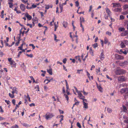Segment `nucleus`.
Instances as JSON below:
<instances>
[{
	"label": "nucleus",
	"instance_id": "7c9ffc66",
	"mask_svg": "<svg viewBox=\"0 0 128 128\" xmlns=\"http://www.w3.org/2000/svg\"><path fill=\"white\" fill-rule=\"evenodd\" d=\"M122 107L123 111L124 112H126L127 110L126 107L125 106L123 105Z\"/></svg>",
	"mask_w": 128,
	"mask_h": 128
},
{
	"label": "nucleus",
	"instance_id": "9b49d317",
	"mask_svg": "<svg viewBox=\"0 0 128 128\" xmlns=\"http://www.w3.org/2000/svg\"><path fill=\"white\" fill-rule=\"evenodd\" d=\"M105 10L108 16H110L111 15V12L109 9L108 8H105Z\"/></svg>",
	"mask_w": 128,
	"mask_h": 128
},
{
	"label": "nucleus",
	"instance_id": "6e6d98bb",
	"mask_svg": "<svg viewBox=\"0 0 128 128\" xmlns=\"http://www.w3.org/2000/svg\"><path fill=\"white\" fill-rule=\"evenodd\" d=\"M12 102L14 104V105H15L16 100L14 99H13L12 100Z\"/></svg>",
	"mask_w": 128,
	"mask_h": 128
},
{
	"label": "nucleus",
	"instance_id": "a19ab883",
	"mask_svg": "<svg viewBox=\"0 0 128 128\" xmlns=\"http://www.w3.org/2000/svg\"><path fill=\"white\" fill-rule=\"evenodd\" d=\"M77 126L79 128H81V126L80 125V123L78 122L77 123Z\"/></svg>",
	"mask_w": 128,
	"mask_h": 128
},
{
	"label": "nucleus",
	"instance_id": "bf43d9fd",
	"mask_svg": "<svg viewBox=\"0 0 128 128\" xmlns=\"http://www.w3.org/2000/svg\"><path fill=\"white\" fill-rule=\"evenodd\" d=\"M6 41L5 40H4V42H8L9 40V38L8 37H7L6 38Z\"/></svg>",
	"mask_w": 128,
	"mask_h": 128
},
{
	"label": "nucleus",
	"instance_id": "79ce46f5",
	"mask_svg": "<svg viewBox=\"0 0 128 128\" xmlns=\"http://www.w3.org/2000/svg\"><path fill=\"white\" fill-rule=\"evenodd\" d=\"M100 68H98V69H96V73L98 74V73L99 72H100Z\"/></svg>",
	"mask_w": 128,
	"mask_h": 128
},
{
	"label": "nucleus",
	"instance_id": "e2e57ef3",
	"mask_svg": "<svg viewBox=\"0 0 128 128\" xmlns=\"http://www.w3.org/2000/svg\"><path fill=\"white\" fill-rule=\"evenodd\" d=\"M122 2H128V0H122Z\"/></svg>",
	"mask_w": 128,
	"mask_h": 128
},
{
	"label": "nucleus",
	"instance_id": "5fc2aeb1",
	"mask_svg": "<svg viewBox=\"0 0 128 128\" xmlns=\"http://www.w3.org/2000/svg\"><path fill=\"white\" fill-rule=\"evenodd\" d=\"M83 93L85 95H86L88 94V93L86 92L84 90H83Z\"/></svg>",
	"mask_w": 128,
	"mask_h": 128
},
{
	"label": "nucleus",
	"instance_id": "1a4fd4ad",
	"mask_svg": "<svg viewBox=\"0 0 128 128\" xmlns=\"http://www.w3.org/2000/svg\"><path fill=\"white\" fill-rule=\"evenodd\" d=\"M20 9L22 11H24L26 9V6L24 5L21 4L20 6Z\"/></svg>",
	"mask_w": 128,
	"mask_h": 128
},
{
	"label": "nucleus",
	"instance_id": "774afa93",
	"mask_svg": "<svg viewBox=\"0 0 128 128\" xmlns=\"http://www.w3.org/2000/svg\"><path fill=\"white\" fill-rule=\"evenodd\" d=\"M59 110L60 114H62L64 113V112L63 110Z\"/></svg>",
	"mask_w": 128,
	"mask_h": 128
},
{
	"label": "nucleus",
	"instance_id": "2eb2a0df",
	"mask_svg": "<svg viewBox=\"0 0 128 128\" xmlns=\"http://www.w3.org/2000/svg\"><path fill=\"white\" fill-rule=\"evenodd\" d=\"M103 52H102L100 54V58L102 60H103L104 58V55L103 54Z\"/></svg>",
	"mask_w": 128,
	"mask_h": 128
},
{
	"label": "nucleus",
	"instance_id": "680f3d73",
	"mask_svg": "<svg viewBox=\"0 0 128 128\" xmlns=\"http://www.w3.org/2000/svg\"><path fill=\"white\" fill-rule=\"evenodd\" d=\"M63 67L64 69L67 72V70L66 68V67L64 66V65H63Z\"/></svg>",
	"mask_w": 128,
	"mask_h": 128
},
{
	"label": "nucleus",
	"instance_id": "09e8293b",
	"mask_svg": "<svg viewBox=\"0 0 128 128\" xmlns=\"http://www.w3.org/2000/svg\"><path fill=\"white\" fill-rule=\"evenodd\" d=\"M63 6L62 5L60 4V9L61 10V12L62 11V10L63 9Z\"/></svg>",
	"mask_w": 128,
	"mask_h": 128
},
{
	"label": "nucleus",
	"instance_id": "ea45409f",
	"mask_svg": "<svg viewBox=\"0 0 128 128\" xmlns=\"http://www.w3.org/2000/svg\"><path fill=\"white\" fill-rule=\"evenodd\" d=\"M124 19V17L123 15H120V20H123Z\"/></svg>",
	"mask_w": 128,
	"mask_h": 128
},
{
	"label": "nucleus",
	"instance_id": "a18cd8bd",
	"mask_svg": "<svg viewBox=\"0 0 128 128\" xmlns=\"http://www.w3.org/2000/svg\"><path fill=\"white\" fill-rule=\"evenodd\" d=\"M20 40L19 39L18 40V41L17 42H16L15 44V45L16 46H18V44L20 43Z\"/></svg>",
	"mask_w": 128,
	"mask_h": 128
},
{
	"label": "nucleus",
	"instance_id": "7ed1b4c3",
	"mask_svg": "<svg viewBox=\"0 0 128 128\" xmlns=\"http://www.w3.org/2000/svg\"><path fill=\"white\" fill-rule=\"evenodd\" d=\"M115 58L117 60H123L124 58L122 56L118 54H116L115 55Z\"/></svg>",
	"mask_w": 128,
	"mask_h": 128
},
{
	"label": "nucleus",
	"instance_id": "a211bd4d",
	"mask_svg": "<svg viewBox=\"0 0 128 128\" xmlns=\"http://www.w3.org/2000/svg\"><path fill=\"white\" fill-rule=\"evenodd\" d=\"M47 71L51 75L52 74V70L51 68H50L49 70H47Z\"/></svg>",
	"mask_w": 128,
	"mask_h": 128
},
{
	"label": "nucleus",
	"instance_id": "aec40b11",
	"mask_svg": "<svg viewBox=\"0 0 128 128\" xmlns=\"http://www.w3.org/2000/svg\"><path fill=\"white\" fill-rule=\"evenodd\" d=\"M83 104L84 105V108H88V104L86 103V102H84L83 103Z\"/></svg>",
	"mask_w": 128,
	"mask_h": 128
},
{
	"label": "nucleus",
	"instance_id": "37998d69",
	"mask_svg": "<svg viewBox=\"0 0 128 128\" xmlns=\"http://www.w3.org/2000/svg\"><path fill=\"white\" fill-rule=\"evenodd\" d=\"M36 6H37L36 5H35V4H33L32 5V6L31 7V8H36Z\"/></svg>",
	"mask_w": 128,
	"mask_h": 128
},
{
	"label": "nucleus",
	"instance_id": "6e6552de",
	"mask_svg": "<svg viewBox=\"0 0 128 128\" xmlns=\"http://www.w3.org/2000/svg\"><path fill=\"white\" fill-rule=\"evenodd\" d=\"M125 80V78L123 76H120L118 78V80L119 82H122Z\"/></svg>",
	"mask_w": 128,
	"mask_h": 128
},
{
	"label": "nucleus",
	"instance_id": "4be33fe9",
	"mask_svg": "<svg viewBox=\"0 0 128 128\" xmlns=\"http://www.w3.org/2000/svg\"><path fill=\"white\" fill-rule=\"evenodd\" d=\"M107 110L108 112V113H109L112 112V110L111 108H107Z\"/></svg>",
	"mask_w": 128,
	"mask_h": 128
},
{
	"label": "nucleus",
	"instance_id": "c9c22d12",
	"mask_svg": "<svg viewBox=\"0 0 128 128\" xmlns=\"http://www.w3.org/2000/svg\"><path fill=\"white\" fill-rule=\"evenodd\" d=\"M124 8L126 9L128 8V4H126L123 6Z\"/></svg>",
	"mask_w": 128,
	"mask_h": 128
},
{
	"label": "nucleus",
	"instance_id": "4d7b16f0",
	"mask_svg": "<svg viewBox=\"0 0 128 128\" xmlns=\"http://www.w3.org/2000/svg\"><path fill=\"white\" fill-rule=\"evenodd\" d=\"M26 25L29 26L30 28H32V25L30 24H28Z\"/></svg>",
	"mask_w": 128,
	"mask_h": 128
},
{
	"label": "nucleus",
	"instance_id": "bb28decb",
	"mask_svg": "<svg viewBox=\"0 0 128 128\" xmlns=\"http://www.w3.org/2000/svg\"><path fill=\"white\" fill-rule=\"evenodd\" d=\"M108 42V40L107 38L106 37H105L104 38V42L105 44H106Z\"/></svg>",
	"mask_w": 128,
	"mask_h": 128
},
{
	"label": "nucleus",
	"instance_id": "473e14b6",
	"mask_svg": "<svg viewBox=\"0 0 128 128\" xmlns=\"http://www.w3.org/2000/svg\"><path fill=\"white\" fill-rule=\"evenodd\" d=\"M9 96L11 98H13L14 97V94H11L10 93L9 94Z\"/></svg>",
	"mask_w": 128,
	"mask_h": 128
},
{
	"label": "nucleus",
	"instance_id": "423d86ee",
	"mask_svg": "<svg viewBox=\"0 0 128 128\" xmlns=\"http://www.w3.org/2000/svg\"><path fill=\"white\" fill-rule=\"evenodd\" d=\"M112 4L113 5V7L114 8L120 7L121 6L120 4L118 3H113Z\"/></svg>",
	"mask_w": 128,
	"mask_h": 128
},
{
	"label": "nucleus",
	"instance_id": "3c124183",
	"mask_svg": "<svg viewBox=\"0 0 128 128\" xmlns=\"http://www.w3.org/2000/svg\"><path fill=\"white\" fill-rule=\"evenodd\" d=\"M122 87L126 86H127V84H122L120 85Z\"/></svg>",
	"mask_w": 128,
	"mask_h": 128
},
{
	"label": "nucleus",
	"instance_id": "603ef678",
	"mask_svg": "<svg viewBox=\"0 0 128 128\" xmlns=\"http://www.w3.org/2000/svg\"><path fill=\"white\" fill-rule=\"evenodd\" d=\"M5 102L7 104H10V102L8 100H5Z\"/></svg>",
	"mask_w": 128,
	"mask_h": 128
},
{
	"label": "nucleus",
	"instance_id": "c03bdc74",
	"mask_svg": "<svg viewBox=\"0 0 128 128\" xmlns=\"http://www.w3.org/2000/svg\"><path fill=\"white\" fill-rule=\"evenodd\" d=\"M29 46H32V48L33 50L35 48V46H34L33 44H29Z\"/></svg>",
	"mask_w": 128,
	"mask_h": 128
},
{
	"label": "nucleus",
	"instance_id": "f03ea898",
	"mask_svg": "<svg viewBox=\"0 0 128 128\" xmlns=\"http://www.w3.org/2000/svg\"><path fill=\"white\" fill-rule=\"evenodd\" d=\"M54 115L53 114L51 113L48 112L45 115V117L46 119L48 120L51 118Z\"/></svg>",
	"mask_w": 128,
	"mask_h": 128
},
{
	"label": "nucleus",
	"instance_id": "0eeeda50",
	"mask_svg": "<svg viewBox=\"0 0 128 128\" xmlns=\"http://www.w3.org/2000/svg\"><path fill=\"white\" fill-rule=\"evenodd\" d=\"M78 96L80 99H82L83 98H85V96L82 95L80 91L78 93Z\"/></svg>",
	"mask_w": 128,
	"mask_h": 128
},
{
	"label": "nucleus",
	"instance_id": "393cba45",
	"mask_svg": "<svg viewBox=\"0 0 128 128\" xmlns=\"http://www.w3.org/2000/svg\"><path fill=\"white\" fill-rule=\"evenodd\" d=\"M1 124L2 126H6V125L9 124L7 122H5L3 123H1Z\"/></svg>",
	"mask_w": 128,
	"mask_h": 128
},
{
	"label": "nucleus",
	"instance_id": "0e129e2a",
	"mask_svg": "<svg viewBox=\"0 0 128 128\" xmlns=\"http://www.w3.org/2000/svg\"><path fill=\"white\" fill-rule=\"evenodd\" d=\"M124 122L128 124V118H127L126 120H124Z\"/></svg>",
	"mask_w": 128,
	"mask_h": 128
},
{
	"label": "nucleus",
	"instance_id": "dca6fc26",
	"mask_svg": "<svg viewBox=\"0 0 128 128\" xmlns=\"http://www.w3.org/2000/svg\"><path fill=\"white\" fill-rule=\"evenodd\" d=\"M32 20L33 21L32 23L34 24L33 26H34V22H35L36 23L37 22L38 20L37 18L36 17L33 18Z\"/></svg>",
	"mask_w": 128,
	"mask_h": 128
},
{
	"label": "nucleus",
	"instance_id": "2f4dec72",
	"mask_svg": "<svg viewBox=\"0 0 128 128\" xmlns=\"http://www.w3.org/2000/svg\"><path fill=\"white\" fill-rule=\"evenodd\" d=\"M124 28H120L118 29L119 32H122L124 30Z\"/></svg>",
	"mask_w": 128,
	"mask_h": 128
},
{
	"label": "nucleus",
	"instance_id": "de8ad7c7",
	"mask_svg": "<svg viewBox=\"0 0 128 128\" xmlns=\"http://www.w3.org/2000/svg\"><path fill=\"white\" fill-rule=\"evenodd\" d=\"M75 4L76 6L78 7L79 6V2L78 1L76 2Z\"/></svg>",
	"mask_w": 128,
	"mask_h": 128
},
{
	"label": "nucleus",
	"instance_id": "412c9836",
	"mask_svg": "<svg viewBox=\"0 0 128 128\" xmlns=\"http://www.w3.org/2000/svg\"><path fill=\"white\" fill-rule=\"evenodd\" d=\"M120 47L121 48H123L125 47V45L122 42L120 44Z\"/></svg>",
	"mask_w": 128,
	"mask_h": 128
},
{
	"label": "nucleus",
	"instance_id": "9d476101",
	"mask_svg": "<svg viewBox=\"0 0 128 128\" xmlns=\"http://www.w3.org/2000/svg\"><path fill=\"white\" fill-rule=\"evenodd\" d=\"M25 16L27 18L28 20H30L32 18V17L30 15H29L27 13L25 14Z\"/></svg>",
	"mask_w": 128,
	"mask_h": 128
},
{
	"label": "nucleus",
	"instance_id": "a878e982",
	"mask_svg": "<svg viewBox=\"0 0 128 128\" xmlns=\"http://www.w3.org/2000/svg\"><path fill=\"white\" fill-rule=\"evenodd\" d=\"M80 23H82L84 22V18L83 17H80Z\"/></svg>",
	"mask_w": 128,
	"mask_h": 128
},
{
	"label": "nucleus",
	"instance_id": "c85d7f7f",
	"mask_svg": "<svg viewBox=\"0 0 128 128\" xmlns=\"http://www.w3.org/2000/svg\"><path fill=\"white\" fill-rule=\"evenodd\" d=\"M125 44L126 45H128V41L127 40H124L122 42Z\"/></svg>",
	"mask_w": 128,
	"mask_h": 128
},
{
	"label": "nucleus",
	"instance_id": "f8f14e48",
	"mask_svg": "<svg viewBox=\"0 0 128 128\" xmlns=\"http://www.w3.org/2000/svg\"><path fill=\"white\" fill-rule=\"evenodd\" d=\"M120 7H118L117 8H115L114 10V11L116 12H120L122 10V8H120Z\"/></svg>",
	"mask_w": 128,
	"mask_h": 128
},
{
	"label": "nucleus",
	"instance_id": "13d9d810",
	"mask_svg": "<svg viewBox=\"0 0 128 128\" xmlns=\"http://www.w3.org/2000/svg\"><path fill=\"white\" fill-rule=\"evenodd\" d=\"M82 71V70H77V72L76 73L77 74L78 73V74H80V72L81 71Z\"/></svg>",
	"mask_w": 128,
	"mask_h": 128
},
{
	"label": "nucleus",
	"instance_id": "f257e3e1",
	"mask_svg": "<svg viewBox=\"0 0 128 128\" xmlns=\"http://www.w3.org/2000/svg\"><path fill=\"white\" fill-rule=\"evenodd\" d=\"M126 72L125 70L123 69H118L116 70L115 73L116 75H120L125 74Z\"/></svg>",
	"mask_w": 128,
	"mask_h": 128
},
{
	"label": "nucleus",
	"instance_id": "72a5a7b5",
	"mask_svg": "<svg viewBox=\"0 0 128 128\" xmlns=\"http://www.w3.org/2000/svg\"><path fill=\"white\" fill-rule=\"evenodd\" d=\"M80 103V102L79 101H77L75 102V103L73 104V106L75 105H78Z\"/></svg>",
	"mask_w": 128,
	"mask_h": 128
},
{
	"label": "nucleus",
	"instance_id": "e433bc0d",
	"mask_svg": "<svg viewBox=\"0 0 128 128\" xmlns=\"http://www.w3.org/2000/svg\"><path fill=\"white\" fill-rule=\"evenodd\" d=\"M18 127L16 124H15L14 126H12L11 128H18Z\"/></svg>",
	"mask_w": 128,
	"mask_h": 128
},
{
	"label": "nucleus",
	"instance_id": "8fccbe9b",
	"mask_svg": "<svg viewBox=\"0 0 128 128\" xmlns=\"http://www.w3.org/2000/svg\"><path fill=\"white\" fill-rule=\"evenodd\" d=\"M84 98H83L82 99L83 100V103L84 102H87L88 101L86 99H84Z\"/></svg>",
	"mask_w": 128,
	"mask_h": 128
},
{
	"label": "nucleus",
	"instance_id": "338daca9",
	"mask_svg": "<svg viewBox=\"0 0 128 128\" xmlns=\"http://www.w3.org/2000/svg\"><path fill=\"white\" fill-rule=\"evenodd\" d=\"M50 6L49 5H47L45 7V9H48L49 8Z\"/></svg>",
	"mask_w": 128,
	"mask_h": 128
},
{
	"label": "nucleus",
	"instance_id": "5701e85b",
	"mask_svg": "<svg viewBox=\"0 0 128 128\" xmlns=\"http://www.w3.org/2000/svg\"><path fill=\"white\" fill-rule=\"evenodd\" d=\"M68 24L67 22H64L63 24V26L65 28H66Z\"/></svg>",
	"mask_w": 128,
	"mask_h": 128
},
{
	"label": "nucleus",
	"instance_id": "052dcab7",
	"mask_svg": "<svg viewBox=\"0 0 128 128\" xmlns=\"http://www.w3.org/2000/svg\"><path fill=\"white\" fill-rule=\"evenodd\" d=\"M22 1L24 4H26V2H28V0H22Z\"/></svg>",
	"mask_w": 128,
	"mask_h": 128
},
{
	"label": "nucleus",
	"instance_id": "ddd939ff",
	"mask_svg": "<svg viewBox=\"0 0 128 128\" xmlns=\"http://www.w3.org/2000/svg\"><path fill=\"white\" fill-rule=\"evenodd\" d=\"M53 80V78H48V79L46 80H44V82H45L46 81H47L48 82L46 83V84H47L48 83L52 81Z\"/></svg>",
	"mask_w": 128,
	"mask_h": 128
},
{
	"label": "nucleus",
	"instance_id": "39448f33",
	"mask_svg": "<svg viewBox=\"0 0 128 128\" xmlns=\"http://www.w3.org/2000/svg\"><path fill=\"white\" fill-rule=\"evenodd\" d=\"M120 92L122 94H124L126 92H128V88H122L120 91Z\"/></svg>",
	"mask_w": 128,
	"mask_h": 128
},
{
	"label": "nucleus",
	"instance_id": "58836bf2",
	"mask_svg": "<svg viewBox=\"0 0 128 128\" xmlns=\"http://www.w3.org/2000/svg\"><path fill=\"white\" fill-rule=\"evenodd\" d=\"M67 60L66 58H64L63 60V63L64 64H65Z\"/></svg>",
	"mask_w": 128,
	"mask_h": 128
},
{
	"label": "nucleus",
	"instance_id": "20e7f679",
	"mask_svg": "<svg viewBox=\"0 0 128 128\" xmlns=\"http://www.w3.org/2000/svg\"><path fill=\"white\" fill-rule=\"evenodd\" d=\"M128 64V61L126 60L119 63V65L121 66L124 67Z\"/></svg>",
	"mask_w": 128,
	"mask_h": 128
},
{
	"label": "nucleus",
	"instance_id": "cd10ccee",
	"mask_svg": "<svg viewBox=\"0 0 128 128\" xmlns=\"http://www.w3.org/2000/svg\"><path fill=\"white\" fill-rule=\"evenodd\" d=\"M64 96H65V98H66V100L67 101V102L68 103V100L69 99V98L68 96L65 94L64 95Z\"/></svg>",
	"mask_w": 128,
	"mask_h": 128
},
{
	"label": "nucleus",
	"instance_id": "864d4df0",
	"mask_svg": "<svg viewBox=\"0 0 128 128\" xmlns=\"http://www.w3.org/2000/svg\"><path fill=\"white\" fill-rule=\"evenodd\" d=\"M106 76L107 78L108 79L110 80H112V78L110 77L108 75H106Z\"/></svg>",
	"mask_w": 128,
	"mask_h": 128
},
{
	"label": "nucleus",
	"instance_id": "69168bd1",
	"mask_svg": "<svg viewBox=\"0 0 128 128\" xmlns=\"http://www.w3.org/2000/svg\"><path fill=\"white\" fill-rule=\"evenodd\" d=\"M29 106H35V104L34 103H32V104H30V105H29Z\"/></svg>",
	"mask_w": 128,
	"mask_h": 128
},
{
	"label": "nucleus",
	"instance_id": "f704fd0d",
	"mask_svg": "<svg viewBox=\"0 0 128 128\" xmlns=\"http://www.w3.org/2000/svg\"><path fill=\"white\" fill-rule=\"evenodd\" d=\"M93 47L94 48H96V47L98 46V44L97 43H96L93 45Z\"/></svg>",
	"mask_w": 128,
	"mask_h": 128
},
{
	"label": "nucleus",
	"instance_id": "49530a36",
	"mask_svg": "<svg viewBox=\"0 0 128 128\" xmlns=\"http://www.w3.org/2000/svg\"><path fill=\"white\" fill-rule=\"evenodd\" d=\"M106 34L108 35L109 36H110L111 35V33L108 31H107L106 32Z\"/></svg>",
	"mask_w": 128,
	"mask_h": 128
},
{
	"label": "nucleus",
	"instance_id": "f3484780",
	"mask_svg": "<svg viewBox=\"0 0 128 128\" xmlns=\"http://www.w3.org/2000/svg\"><path fill=\"white\" fill-rule=\"evenodd\" d=\"M10 64L12 66V67H13L16 66L15 63L12 60L10 62Z\"/></svg>",
	"mask_w": 128,
	"mask_h": 128
},
{
	"label": "nucleus",
	"instance_id": "b1692460",
	"mask_svg": "<svg viewBox=\"0 0 128 128\" xmlns=\"http://www.w3.org/2000/svg\"><path fill=\"white\" fill-rule=\"evenodd\" d=\"M8 4L9 5L10 8H12L13 7V4L12 2H8Z\"/></svg>",
	"mask_w": 128,
	"mask_h": 128
},
{
	"label": "nucleus",
	"instance_id": "4c0bfd02",
	"mask_svg": "<svg viewBox=\"0 0 128 128\" xmlns=\"http://www.w3.org/2000/svg\"><path fill=\"white\" fill-rule=\"evenodd\" d=\"M26 55L28 57H30V58H32L33 57V55L32 54H26Z\"/></svg>",
	"mask_w": 128,
	"mask_h": 128
},
{
	"label": "nucleus",
	"instance_id": "4468645a",
	"mask_svg": "<svg viewBox=\"0 0 128 128\" xmlns=\"http://www.w3.org/2000/svg\"><path fill=\"white\" fill-rule=\"evenodd\" d=\"M12 94H14V93H16V94H17L18 92L16 90V88H13L12 89Z\"/></svg>",
	"mask_w": 128,
	"mask_h": 128
},
{
	"label": "nucleus",
	"instance_id": "6ab92c4d",
	"mask_svg": "<svg viewBox=\"0 0 128 128\" xmlns=\"http://www.w3.org/2000/svg\"><path fill=\"white\" fill-rule=\"evenodd\" d=\"M123 34V36H126L128 34V30H126L123 32L122 33Z\"/></svg>",
	"mask_w": 128,
	"mask_h": 128
},
{
	"label": "nucleus",
	"instance_id": "c756f323",
	"mask_svg": "<svg viewBox=\"0 0 128 128\" xmlns=\"http://www.w3.org/2000/svg\"><path fill=\"white\" fill-rule=\"evenodd\" d=\"M97 88L101 92H102V88L100 86H97Z\"/></svg>",
	"mask_w": 128,
	"mask_h": 128
}]
</instances>
